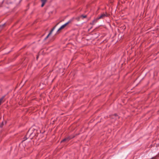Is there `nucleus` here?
I'll return each instance as SVG.
<instances>
[{
	"label": "nucleus",
	"instance_id": "ddd939ff",
	"mask_svg": "<svg viewBox=\"0 0 159 159\" xmlns=\"http://www.w3.org/2000/svg\"><path fill=\"white\" fill-rule=\"evenodd\" d=\"M38 57H37V59H38Z\"/></svg>",
	"mask_w": 159,
	"mask_h": 159
},
{
	"label": "nucleus",
	"instance_id": "f257e3e1",
	"mask_svg": "<svg viewBox=\"0 0 159 159\" xmlns=\"http://www.w3.org/2000/svg\"><path fill=\"white\" fill-rule=\"evenodd\" d=\"M108 16V14L107 13H103L98 16V19H103L106 17Z\"/></svg>",
	"mask_w": 159,
	"mask_h": 159
},
{
	"label": "nucleus",
	"instance_id": "9d476101",
	"mask_svg": "<svg viewBox=\"0 0 159 159\" xmlns=\"http://www.w3.org/2000/svg\"><path fill=\"white\" fill-rule=\"evenodd\" d=\"M5 23L3 24L2 25H0V29H1L2 28V27L4 26V25H5Z\"/></svg>",
	"mask_w": 159,
	"mask_h": 159
},
{
	"label": "nucleus",
	"instance_id": "20e7f679",
	"mask_svg": "<svg viewBox=\"0 0 159 159\" xmlns=\"http://www.w3.org/2000/svg\"><path fill=\"white\" fill-rule=\"evenodd\" d=\"M56 25L51 30V31H50V33H49V34H48V35L46 37L45 39V40H46L47 39L49 36L52 34V32L53 31V30L55 29L56 27Z\"/></svg>",
	"mask_w": 159,
	"mask_h": 159
},
{
	"label": "nucleus",
	"instance_id": "9b49d317",
	"mask_svg": "<svg viewBox=\"0 0 159 159\" xmlns=\"http://www.w3.org/2000/svg\"><path fill=\"white\" fill-rule=\"evenodd\" d=\"M82 17H83L84 18H85L87 16H86L82 15Z\"/></svg>",
	"mask_w": 159,
	"mask_h": 159
},
{
	"label": "nucleus",
	"instance_id": "f03ea898",
	"mask_svg": "<svg viewBox=\"0 0 159 159\" xmlns=\"http://www.w3.org/2000/svg\"><path fill=\"white\" fill-rule=\"evenodd\" d=\"M34 135V134H33V133H30V130H29L28 133H27L26 136L24 138H23V139H24V140L23 141H25V140H26L27 139H28V137H27V136H33V135Z\"/></svg>",
	"mask_w": 159,
	"mask_h": 159
},
{
	"label": "nucleus",
	"instance_id": "f8f14e48",
	"mask_svg": "<svg viewBox=\"0 0 159 159\" xmlns=\"http://www.w3.org/2000/svg\"><path fill=\"white\" fill-rule=\"evenodd\" d=\"M3 125V123H2V124H1V127H2V126Z\"/></svg>",
	"mask_w": 159,
	"mask_h": 159
},
{
	"label": "nucleus",
	"instance_id": "423d86ee",
	"mask_svg": "<svg viewBox=\"0 0 159 159\" xmlns=\"http://www.w3.org/2000/svg\"><path fill=\"white\" fill-rule=\"evenodd\" d=\"M99 19H98V17L95 19H94L92 21V23H91V24L93 25L97 22L98 20Z\"/></svg>",
	"mask_w": 159,
	"mask_h": 159
},
{
	"label": "nucleus",
	"instance_id": "6e6552de",
	"mask_svg": "<svg viewBox=\"0 0 159 159\" xmlns=\"http://www.w3.org/2000/svg\"><path fill=\"white\" fill-rule=\"evenodd\" d=\"M5 96H2L0 99V105L1 104L4 102V99L5 98Z\"/></svg>",
	"mask_w": 159,
	"mask_h": 159
},
{
	"label": "nucleus",
	"instance_id": "39448f33",
	"mask_svg": "<svg viewBox=\"0 0 159 159\" xmlns=\"http://www.w3.org/2000/svg\"><path fill=\"white\" fill-rule=\"evenodd\" d=\"M111 118L112 119H114L115 120L117 119L118 118L117 115L116 114H114V115L111 116Z\"/></svg>",
	"mask_w": 159,
	"mask_h": 159
},
{
	"label": "nucleus",
	"instance_id": "7ed1b4c3",
	"mask_svg": "<svg viewBox=\"0 0 159 159\" xmlns=\"http://www.w3.org/2000/svg\"><path fill=\"white\" fill-rule=\"evenodd\" d=\"M71 22V20H69V21H68L67 23H65V24L63 25H62L59 29L57 31V32H58L60 30H61V29H63V28H64L66 26V25H68L69 23H70V22Z\"/></svg>",
	"mask_w": 159,
	"mask_h": 159
},
{
	"label": "nucleus",
	"instance_id": "0eeeda50",
	"mask_svg": "<svg viewBox=\"0 0 159 159\" xmlns=\"http://www.w3.org/2000/svg\"><path fill=\"white\" fill-rule=\"evenodd\" d=\"M73 137H69L67 138H66L64 139L62 141H61V142H64L65 141H66V140L68 141L70 139H71L72 138H73Z\"/></svg>",
	"mask_w": 159,
	"mask_h": 159
},
{
	"label": "nucleus",
	"instance_id": "1a4fd4ad",
	"mask_svg": "<svg viewBox=\"0 0 159 159\" xmlns=\"http://www.w3.org/2000/svg\"><path fill=\"white\" fill-rule=\"evenodd\" d=\"M41 1L42 2L41 7H43L46 2L47 0H41Z\"/></svg>",
	"mask_w": 159,
	"mask_h": 159
}]
</instances>
